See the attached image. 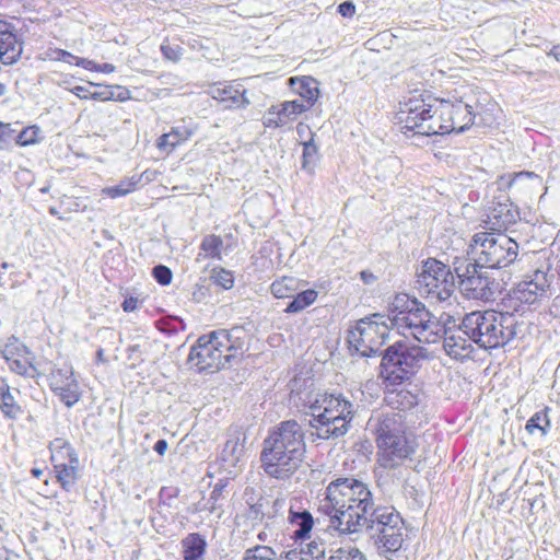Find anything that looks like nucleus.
<instances>
[{
    "instance_id": "nucleus-1",
    "label": "nucleus",
    "mask_w": 560,
    "mask_h": 560,
    "mask_svg": "<svg viewBox=\"0 0 560 560\" xmlns=\"http://www.w3.org/2000/svg\"><path fill=\"white\" fill-rule=\"evenodd\" d=\"M318 511L327 515L334 528L343 534H354L366 528L371 536L389 527L388 518L399 515L390 506H374L369 487L353 478L331 481L318 501Z\"/></svg>"
},
{
    "instance_id": "nucleus-2",
    "label": "nucleus",
    "mask_w": 560,
    "mask_h": 560,
    "mask_svg": "<svg viewBox=\"0 0 560 560\" xmlns=\"http://www.w3.org/2000/svg\"><path fill=\"white\" fill-rule=\"evenodd\" d=\"M305 433L296 420L280 422L264 441L261 463L266 474L277 479L292 475L306 452Z\"/></svg>"
},
{
    "instance_id": "nucleus-3",
    "label": "nucleus",
    "mask_w": 560,
    "mask_h": 560,
    "mask_svg": "<svg viewBox=\"0 0 560 560\" xmlns=\"http://www.w3.org/2000/svg\"><path fill=\"white\" fill-rule=\"evenodd\" d=\"M355 412V406L342 395L317 394L303 415L313 439L336 440L347 434Z\"/></svg>"
},
{
    "instance_id": "nucleus-4",
    "label": "nucleus",
    "mask_w": 560,
    "mask_h": 560,
    "mask_svg": "<svg viewBox=\"0 0 560 560\" xmlns=\"http://www.w3.org/2000/svg\"><path fill=\"white\" fill-rule=\"evenodd\" d=\"M248 332L240 326L220 329L198 338L188 361L199 371H219L247 349Z\"/></svg>"
},
{
    "instance_id": "nucleus-5",
    "label": "nucleus",
    "mask_w": 560,
    "mask_h": 560,
    "mask_svg": "<svg viewBox=\"0 0 560 560\" xmlns=\"http://www.w3.org/2000/svg\"><path fill=\"white\" fill-rule=\"evenodd\" d=\"M387 322L390 329L421 343L438 342L444 331V326L422 303L405 293L396 294L389 302Z\"/></svg>"
},
{
    "instance_id": "nucleus-6",
    "label": "nucleus",
    "mask_w": 560,
    "mask_h": 560,
    "mask_svg": "<svg viewBox=\"0 0 560 560\" xmlns=\"http://www.w3.org/2000/svg\"><path fill=\"white\" fill-rule=\"evenodd\" d=\"M462 327L476 345L483 349L504 347L517 335L516 316L494 310L475 311L462 319Z\"/></svg>"
},
{
    "instance_id": "nucleus-7",
    "label": "nucleus",
    "mask_w": 560,
    "mask_h": 560,
    "mask_svg": "<svg viewBox=\"0 0 560 560\" xmlns=\"http://www.w3.org/2000/svg\"><path fill=\"white\" fill-rule=\"evenodd\" d=\"M517 250V243L501 232H478L470 244L475 262L486 269L509 266L516 259Z\"/></svg>"
},
{
    "instance_id": "nucleus-8",
    "label": "nucleus",
    "mask_w": 560,
    "mask_h": 560,
    "mask_svg": "<svg viewBox=\"0 0 560 560\" xmlns=\"http://www.w3.org/2000/svg\"><path fill=\"white\" fill-rule=\"evenodd\" d=\"M427 359V351L419 346H409L405 341H396L388 347L383 355L382 375L390 384H400L409 380Z\"/></svg>"
},
{
    "instance_id": "nucleus-9",
    "label": "nucleus",
    "mask_w": 560,
    "mask_h": 560,
    "mask_svg": "<svg viewBox=\"0 0 560 560\" xmlns=\"http://www.w3.org/2000/svg\"><path fill=\"white\" fill-rule=\"evenodd\" d=\"M454 271L458 278V289L463 296L468 300L490 301L497 291V283L489 276L486 268L477 262H468L466 259H458L453 264Z\"/></svg>"
},
{
    "instance_id": "nucleus-10",
    "label": "nucleus",
    "mask_w": 560,
    "mask_h": 560,
    "mask_svg": "<svg viewBox=\"0 0 560 560\" xmlns=\"http://www.w3.org/2000/svg\"><path fill=\"white\" fill-rule=\"evenodd\" d=\"M419 293L431 302H445L454 292V276L451 269L436 259H428L417 277Z\"/></svg>"
},
{
    "instance_id": "nucleus-11",
    "label": "nucleus",
    "mask_w": 560,
    "mask_h": 560,
    "mask_svg": "<svg viewBox=\"0 0 560 560\" xmlns=\"http://www.w3.org/2000/svg\"><path fill=\"white\" fill-rule=\"evenodd\" d=\"M381 314L360 319L348 334L350 349L362 357L375 354L388 337L390 327Z\"/></svg>"
},
{
    "instance_id": "nucleus-12",
    "label": "nucleus",
    "mask_w": 560,
    "mask_h": 560,
    "mask_svg": "<svg viewBox=\"0 0 560 560\" xmlns=\"http://www.w3.org/2000/svg\"><path fill=\"white\" fill-rule=\"evenodd\" d=\"M365 430L373 436L375 443L383 439L389 441L406 436L401 416L387 410H374L366 422Z\"/></svg>"
},
{
    "instance_id": "nucleus-13",
    "label": "nucleus",
    "mask_w": 560,
    "mask_h": 560,
    "mask_svg": "<svg viewBox=\"0 0 560 560\" xmlns=\"http://www.w3.org/2000/svg\"><path fill=\"white\" fill-rule=\"evenodd\" d=\"M433 104L428 103L422 95H412L399 103V110L396 114L397 124L402 129L419 132V126L428 114L432 113Z\"/></svg>"
},
{
    "instance_id": "nucleus-14",
    "label": "nucleus",
    "mask_w": 560,
    "mask_h": 560,
    "mask_svg": "<svg viewBox=\"0 0 560 560\" xmlns=\"http://www.w3.org/2000/svg\"><path fill=\"white\" fill-rule=\"evenodd\" d=\"M436 112L444 116L446 130H450V133L463 132L474 124L472 107L462 100L455 102L441 100L438 102Z\"/></svg>"
},
{
    "instance_id": "nucleus-15",
    "label": "nucleus",
    "mask_w": 560,
    "mask_h": 560,
    "mask_svg": "<svg viewBox=\"0 0 560 560\" xmlns=\"http://www.w3.org/2000/svg\"><path fill=\"white\" fill-rule=\"evenodd\" d=\"M377 462L384 468H395L415 452V443L409 438L402 436L389 441L382 440L376 443Z\"/></svg>"
},
{
    "instance_id": "nucleus-16",
    "label": "nucleus",
    "mask_w": 560,
    "mask_h": 560,
    "mask_svg": "<svg viewBox=\"0 0 560 560\" xmlns=\"http://www.w3.org/2000/svg\"><path fill=\"white\" fill-rule=\"evenodd\" d=\"M49 385L67 407L73 406L81 397L80 386L70 365L65 364L62 368L52 370Z\"/></svg>"
},
{
    "instance_id": "nucleus-17",
    "label": "nucleus",
    "mask_w": 560,
    "mask_h": 560,
    "mask_svg": "<svg viewBox=\"0 0 560 560\" xmlns=\"http://www.w3.org/2000/svg\"><path fill=\"white\" fill-rule=\"evenodd\" d=\"M555 273L549 268H537L517 284L516 296L521 302L533 304L548 292Z\"/></svg>"
},
{
    "instance_id": "nucleus-18",
    "label": "nucleus",
    "mask_w": 560,
    "mask_h": 560,
    "mask_svg": "<svg viewBox=\"0 0 560 560\" xmlns=\"http://www.w3.org/2000/svg\"><path fill=\"white\" fill-rule=\"evenodd\" d=\"M508 188L515 198L526 201L533 199L544 187V179L540 175L523 171L510 175Z\"/></svg>"
},
{
    "instance_id": "nucleus-19",
    "label": "nucleus",
    "mask_w": 560,
    "mask_h": 560,
    "mask_svg": "<svg viewBox=\"0 0 560 560\" xmlns=\"http://www.w3.org/2000/svg\"><path fill=\"white\" fill-rule=\"evenodd\" d=\"M207 93L213 98L224 104L225 108H245L249 105L246 97V90L238 85L228 82H218L209 84Z\"/></svg>"
},
{
    "instance_id": "nucleus-20",
    "label": "nucleus",
    "mask_w": 560,
    "mask_h": 560,
    "mask_svg": "<svg viewBox=\"0 0 560 560\" xmlns=\"http://www.w3.org/2000/svg\"><path fill=\"white\" fill-rule=\"evenodd\" d=\"M443 347L446 353L456 359L464 360L470 358L475 343L464 331L462 324L456 329H446L442 331Z\"/></svg>"
},
{
    "instance_id": "nucleus-21",
    "label": "nucleus",
    "mask_w": 560,
    "mask_h": 560,
    "mask_svg": "<svg viewBox=\"0 0 560 560\" xmlns=\"http://www.w3.org/2000/svg\"><path fill=\"white\" fill-rule=\"evenodd\" d=\"M388 521L389 524L393 522L394 524L389 527H383V532L373 536L381 555L395 553L401 548L404 541L400 515H395L394 518L389 517Z\"/></svg>"
},
{
    "instance_id": "nucleus-22",
    "label": "nucleus",
    "mask_w": 560,
    "mask_h": 560,
    "mask_svg": "<svg viewBox=\"0 0 560 560\" xmlns=\"http://www.w3.org/2000/svg\"><path fill=\"white\" fill-rule=\"evenodd\" d=\"M195 133V129L185 124H180L171 128L166 133L160 136L156 140L159 150L170 154L176 147L186 142Z\"/></svg>"
},
{
    "instance_id": "nucleus-23",
    "label": "nucleus",
    "mask_w": 560,
    "mask_h": 560,
    "mask_svg": "<svg viewBox=\"0 0 560 560\" xmlns=\"http://www.w3.org/2000/svg\"><path fill=\"white\" fill-rule=\"evenodd\" d=\"M289 83L310 108L315 104L319 96L318 82L312 77L290 78Z\"/></svg>"
},
{
    "instance_id": "nucleus-24",
    "label": "nucleus",
    "mask_w": 560,
    "mask_h": 560,
    "mask_svg": "<svg viewBox=\"0 0 560 560\" xmlns=\"http://www.w3.org/2000/svg\"><path fill=\"white\" fill-rule=\"evenodd\" d=\"M14 349L18 350L19 347L10 343L5 345L2 350V355L8 361L10 369L20 375L36 377L38 375L37 369L26 358H14Z\"/></svg>"
},
{
    "instance_id": "nucleus-25",
    "label": "nucleus",
    "mask_w": 560,
    "mask_h": 560,
    "mask_svg": "<svg viewBox=\"0 0 560 560\" xmlns=\"http://www.w3.org/2000/svg\"><path fill=\"white\" fill-rule=\"evenodd\" d=\"M438 102L433 104L432 113L428 114L424 121L419 126L418 135L422 136H433V135H445L450 133V130H446V124L444 116L436 112Z\"/></svg>"
},
{
    "instance_id": "nucleus-26",
    "label": "nucleus",
    "mask_w": 560,
    "mask_h": 560,
    "mask_svg": "<svg viewBox=\"0 0 560 560\" xmlns=\"http://www.w3.org/2000/svg\"><path fill=\"white\" fill-rule=\"evenodd\" d=\"M184 560H203L207 542L205 538L192 533L182 540Z\"/></svg>"
},
{
    "instance_id": "nucleus-27",
    "label": "nucleus",
    "mask_w": 560,
    "mask_h": 560,
    "mask_svg": "<svg viewBox=\"0 0 560 560\" xmlns=\"http://www.w3.org/2000/svg\"><path fill=\"white\" fill-rule=\"evenodd\" d=\"M22 54V44L18 40L15 32L0 37V61L3 65H13Z\"/></svg>"
},
{
    "instance_id": "nucleus-28",
    "label": "nucleus",
    "mask_w": 560,
    "mask_h": 560,
    "mask_svg": "<svg viewBox=\"0 0 560 560\" xmlns=\"http://www.w3.org/2000/svg\"><path fill=\"white\" fill-rule=\"evenodd\" d=\"M517 212L512 210L510 206L499 203L497 207H494L490 214L489 219L492 224L493 230H506L509 225L513 224L517 220Z\"/></svg>"
},
{
    "instance_id": "nucleus-29",
    "label": "nucleus",
    "mask_w": 560,
    "mask_h": 560,
    "mask_svg": "<svg viewBox=\"0 0 560 560\" xmlns=\"http://www.w3.org/2000/svg\"><path fill=\"white\" fill-rule=\"evenodd\" d=\"M385 400L393 409L406 411L418 405V396L407 389H395L387 393Z\"/></svg>"
},
{
    "instance_id": "nucleus-30",
    "label": "nucleus",
    "mask_w": 560,
    "mask_h": 560,
    "mask_svg": "<svg viewBox=\"0 0 560 560\" xmlns=\"http://www.w3.org/2000/svg\"><path fill=\"white\" fill-rule=\"evenodd\" d=\"M49 448L55 468L65 467V464H67L71 457H78L70 444L61 438L51 441Z\"/></svg>"
},
{
    "instance_id": "nucleus-31",
    "label": "nucleus",
    "mask_w": 560,
    "mask_h": 560,
    "mask_svg": "<svg viewBox=\"0 0 560 560\" xmlns=\"http://www.w3.org/2000/svg\"><path fill=\"white\" fill-rule=\"evenodd\" d=\"M289 521L295 527L294 535L298 538H304L313 527V517L307 511L295 512L291 508Z\"/></svg>"
},
{
    "instance_id": "nucleus-32",
    "label": "nucleus",
    "mask_w": 560,
    "mask_h": 560,
    "mask_svg": "<svg viewBox=\"0 0 560 560\" xmlns=\"http://www.w3.org/2000/svg\"><path fill=\"white\" fill-rule=\"evenodd\" d=\"M244 454V445L241 443L240 438L233 436L226 440L221 452V459L229 466H236Z\"/></svg>"
},
{
    "instance_id": "nucleus-33",
    "label": "nucleus",
    "mask_w": 560,
    "mask_h": 560,
    "mask_svg": "<svg viewBox=\"0 0 560 560\" xmlns=\"http://www.w3.org/2000/svg\"><path fill=\"white\" fill-rule=\"evenodd\" d=\"M78 457H71V459L65 464V467L61 466L60 468H55L58 481L65 490H70V488L75 483L78 479Z\"/></svg>"
},
{
    "instance_id": "nucleus-34",
    "label": "nucleus",
    "mask_w": 560,
    "mask_h": 560,
    "mask_svg": "<svg viewBox=\"0 0 560 560\" xmlns=\"http://www.w3.org/2000/svg\"><path fill=\"white\" fill-rule=\"evenodd\" d=\"M223 247V241L215 234L207 235L202 238L200 244V253L198 254V260L203 258L221 259V250Z\"/></svg>"
},
{
    "instance_id": "nucleus-35",
    "label": "nucleus",
    "mask_w": 560,
    "mask_h": 560,
    "mask_svg": "<svg viewBox=\"0 0 560 560\" xmlns=\"http://www.w3.org/2000/svg\"><path fill=\"white\" fill-rule=\"evenodd\" d=\"M0 409L9 419H15L21 413V407L16 404L8 384L0 385Z\"/></svg>"
},
{
    "instance_id": "nucleus-36",
    "label": "nucleus",
    "mask_w": 560,
    "mask_h": 560,
    "mask_svg": "<svg viewBox=\"0 0 560 560\" xmlns=\"http://www.w3.org/2000/svg\"><path fill=\"white\" fill-rule=\"evenodd\" d=\"M278 107L280 116L283 118L284 126L294 121L299 115L310 109V106H306L305 103L300 100L282 102Z\"/></svg>"
},
{
    "instance_id": "nucleus-37",
    "label": "nucleus",
    "mask_w": 560,
    "mask_h": 560,
    "mask_svg": "<svg viewBox=\"0 0 560 560\" xmlns=\"http://www.w3.org/2000/svg\"><path fill=\"white\" fill-rule=\"evenodd\" d=\"M299 282L293 277H282L276 280L270 285L272 295L277 299H285L293 296V293L298 290Z\"/></svg>"
},
{
    "instance_id": "nucleus-38",
    "label": "nucleus",
    "mask_w": 560,
    "mask_h": 560,
    "mask_svg": "<svg viewBox=\"0 0 560 560\" xmlns=\"http://www.w3.org/2000/svg\"><path fill=\"white\" fill-rule=\"evenodd\" d=\"M303 154H302V168L312 172L318 160V148L314 143V133L311 132L308 140L302 142Z\"/></svg>"
},
{
    "instance_id": "nucleus-39",
    "label": "nucleus",
    "mask_w": 560,
    "mask_h": 560,
    "mask_svg": "<svg viewBox=\"0 0 560 560\" xmlns=\"http://www.w3.org/2000/svg\"><path fill=\"white\" fill-rule=\"evenodd\" d=\"M317 292L308 289L298 293L294 299L288 304L287 313H298L310 306L316 301Z\"/></svg>"
},
{
    "instance_id": "nucleus-40",
    "label": "nucleus",
    "mask_w": 560,
    "mask_h": 560,
    "mask_svg": "<svg viewBox=\"0 0 560 560\" xmlns=\"http://www.w3.org/2000/svg\"><path fill=\"white\" fill-rule=\"evenodd\" d=\"M139 182V177L132 176L130 178L120 180V183L116 186L106 187L102 191L110 198L122 197L133 191L137 188Z\"/></svg>"
},
{
    "instance_id": "nucleus-41",
    "label": "nucleus",
    "mask_w": 560,
    "mask_h": 560,
    "mask_svg": "<svg viewBox=\"0 0 560 560\" xmlns=\"http://www.w3.org/2000/svg\"><path fill=\"white\" fill-rule=\"evenodd\" d=\"M331 549L323 541V540H312L307 548L304 550H300L303 552L304 558L313 559V560H327Z\"/></svg>"
},
{
    "instance_id": "nucleus-42",
    "label": "nucleus",
    "mask_w": 560,
    "mask_h": 560,
    "mask_svg": "<svg viewBox=\"0 0 560 560\" xmlns=\"http://www.w3.org/2000/svg\"><path fill=\"white\" fill-rule=\"evenodd\" d=\"M550 427V420L547 416V409L536 412L526 423V430L533 434L535 430H539L541 434H546Z\"/></svg>"
},
{
    "instance_id": "nucleus-43",
    "label": "nucleus",
    "mask_w": 560,
    "mask_h": 560,
    "mask_svg": "<svg viewBox=\"0 0 560 560\" xmlns=\"http://www.w3.org/2000/svg\"><path fill=\"white\" fill-rule=\"evenodd\" d=\"M327 560H366L365 556L357 548H338L329 551Z\"/></svg>"
},
{
    "instance_id": "nucleus-44",
    "label": "nucleus",
    "mask_w": 560,
    "mask_h": 560,
    "mask_svg": "<svg viewBox=\"0 0 560 560\" xmlns=\"http://www.w3.org/2000/svg\"><path fill=\"white\" fill-rule=\"evenodd\" d=\"M243 560H278V558L270 547L256 546L246 550Z\"/></svg>"
},
{
    "instance_id": "nucleus-45",
    "label": "nucleus",
    "mask_w": 560,
    "mask_h": 560,
    "mask_svg": "<svg viewBox=\"0 0 560 560\" xmlns=\"http://www.w3.org/2000/svg\"><path fill=\"white\" fill-rule=\"evenodd\" d=\"M210 279L213 281V283L225 290L231 289L234 284L233 273L223 268L212 269Z\"/></svg>"
},
{
    "instance_id": "nucleus-46",
    "label": "nucleus",
    "mask_w": 560,
    "mask_h": 560,
    "mask_svg": "<svg viewBox=\"0 0 560 560\" xmlns=\"http://www.w3.org/2000/svg\"><path fill=\"white\" fill-rule=\"evenodd\" d=\"M38 135H39V128L36 126H31V127L23 129L16 136L15 142L22 147L33 144L37 141Z\"/></svg>"
},
{
    "instance_id": "nucleus-47",
    "label": "nucleus",
    "mask_w": 560,
    "mask_h": 560,
    "mask_svg": "<svg viewBox=\"0 0 560 560\" xmlns=\"http://www.w3.org/2000/svg\"><path fill=\"white\" fill-rule=\"evenodd\" d=\"M262 124L266 128L283 127V118L280 116L278 106H271L265 114Z\"/></svg>"
},
{
    "instance_id": "nucleus-48",
    "label": "nucleus",
    "mask_w": 560,
    "mask_h": 560,
    "mask_svg": "<svg viewBox=\"0 0 560 560\" xmlns=\"http://www.w3.org/2000/svg\"><path fill=\"white\" fill-rule=\"evenodd\" d=\"M224 490V485H215L210 493L208 502L205 506L206 510L213 513L218 509V501L221 499Z\"/></svg>"
},
{
    "instance_id": "nucleus-49",
    "label": "nucleus",
    "mask_w": 560,
    "mask_h": 560,
    "mask_svg": "<svg viewBox=\"0 0 560 560\" xmlns=\"http://www.w3.org/2000/svg\"><path fill=\"white\" fill-rule=\"evenodd\" d=\"M152 272H153V276H154L155 280L160 284L166 285V284L171 283V281H172V271L166 266H163V265L155 266L153 268Z\"/></svg>"
},
{
    "instance_id": "nucleus-50",
    "label": "nucleus",
    "mask_w": 560,
    "mask_h": 560,
    "mask_svg": "<svg viewBox=\"0 0 560 560\" xmlns=\"http://www.w3.org/2000/svg\"><path fill=\"white\" fill-rule=\"evenodd\" d=\"M161 51H162L163 56L171 61L175 62L180 59V50H179L178 46H171L167 44H163L161 46Z\"/></svg>"
},
{
    "instance_id": "nucleus-51",
    "label": "nucleus",
    "mask_w": 560,
    "mask_h": 560,
    "mask_svg": "<svg viewBox=\"0 0 560 560\" xmlns=\"http://www.w3.org/2000/svg\"><path fill=\"white\" fill-rule=\"evenodd\" d=\"M338 12L345 18H351L355 12V7L351 1H345L338 5Z\"/></svg>"
},
{
    "instance_id": "nucleus-52",
    "label": "nucleus",
    "mask_w": 560,
    "mask_h": 560,
    "mask_svg": "<svg viewBox=\"0 0 560 560\" xmlns=\"http://www.w3.org/2000/svg\"><path fill=\"white\" fill-rule=\"evenodd\" d=\"M55 54H56V56H55L56 60L63 61V62H67V63H72L73 61L75 62L77 56L72 55L69 51H66V50H62V49H57L55 51Z\"/></svg>"
},
{
    "instance_id": "nucleus-53",
    "label": "nucleus",
    "mask_w": 560,
    "mask_h": 560,
    "mask_svg": "<svg viewBox=\"0 0 560 560\" xmlns=\"http://www.w3.org/2000/svg\"><path fill=\"white\" fill-rule=\"evenodd\" d=\"M89 97H91L93 100H97V101H109V100H114L115 95H114L113 91L104 90L101 92L91 93Z\"/></svg>"
},
{
    "instance_id": "nucleus-54",
    "label": "nucleus",
    "mask_w": 560,
    "mask_h": 560,
    "mask_svg": "<svg viewBox=\"0 0 560 560\" xmlns=\"http://www.w3.org/2000/svg\"><path fill=\"white\" fill-rule=\"evenodd\" d=\"M278 560H313L308 558H304L303 552L298 550H290L285 555L280 556Z\"/></svg>"
},
{
    "instance_id": "nucleus-55",
    "label": "nucleus",
    "mask_w": 560,
    "mask_h": 560,
    "mask_svg": "<svg viewBox=\"0 0 560 560\" xmlns=\"http://www.w3.org/2000/svg\"><path fill=\"white\" fill-rule=\"evenodd\" d=\"M75 65L91 71L96 69V62L85 58L77 57Z\"/></svg>"
},
{
    "instance_id": "nucleus-56",
    "label": "nucleus",
    "mask_w": 560,
    "mask_h": 560,
    "mask_svg": "<svg viewBox=\"0 0 560 560\" xmlns=\"http://www.w3.org/2000/svg\"><path fill=\"white\" fill-rule=\"evenodd\" d=\"M14 32L15 27L11 23L4 20H0V37H5L9 34H13Z\"/></svg>"
},
{
    "instance_id": "nucleus-57",
    "label": "nucleus",
    "mask_w": 560,
    "mask_h": 560,
    "mask_svg": "<svg viewBox=\"0 0 560 560\" xmlns=\"http://www.w3.org/2000/svg\"><path fill=\"white\" fill-rule=\"evenodd\" d=\"M121 307L125 312H133L138 308V299L136 298H128L126 299L122 304H121Z\"/></svg>"
},
{
    "instance_id": "nucleus-58",
    "label": "nucleus",
    "mask_w": 560,
    "mask_h": 560,
    "mask_svg": "<svg viewBox=\"0 0 560 560\" xmlns=\"http://www.w3.org/2000/svg\"><path fill=\"white\" fill-rule=\"evenodd\" d=\"M73 94H75L80 98H89L90 92L85 86L77 85L70 90Z\"/></svg>"
},
{
    "instance_id": "nucleus-59",
    "label": "nucleus",
    "mask_w": 560,
    "mask_h": 560,
    "mask_svg": "<svg viewBox=\"0 0 560 560\" xmlns=\"http://www.w3.org/2000/svg\"><path fill=\"white\" fill-rule=\"evenodd\" d=\"M96 72L112 73L115 71V66L112 63H96Z\"/></svg>"
},
{
    "instance_id": "nucleus-60",
    "label": "nucleus",
    "mask_w": 560,
    "mask_h": 560,
    "mask_svg": "<svg viewBox=\"0 0 560 560\" xmlns=\"http://www.w3.org/2000/svg\"><path fill=\"white\" fill-rule=\"evenodd\" d=\"M153 448L158 454L164 455L167 450V442L165 440H159L155 442Z\"/></svg>"
},
{
    "instance_id": "nucleus-61",
    "label": "nucleus",
    "mask_w": 560,
    "mask_h": 560,
    "mask_svg": "<svg viewBox=\"0 0 560 560\" xmlns=\"http://www.w3.org/2000/svg\"><path fill=\"white\" fill-rule=\"evenodd\" d=\"M360 278L365 284H371L375 281V276L366 270L360 272Z\"/></svg>"
},
{
    "instance_id": "nucleus-62",
    "label": "nucleus",
    "mask_w": 560,
    "mask_h": 560,
    "mask_svg": "<svg viewBox=\"0 0 560 560\" xmlns=\"http://www.w3.org/2000/svg\"><path fill=\"white\" fill-rule=\"evenodd\" d=\"M0 133H3V136H4L5 138H8L9 140H11V137H12L13 130L11 129V127H10V125H9V124H3V122H1Z\"/></svg>"
},
{
    "instance_id": "nucleus-63",
    "label": "nucleus",
    "mask_w": 560,
    "mask_h": 560,
    "mask_svg": "<svg viewBox=\"0 0 560 560\" xmlns=\"http://www.w3.org/2000/svg\"><path fill=\"white\" fill-rule=\"evenodd\" d=\"M296 131H298V135L302 138L304 136L305 132H308L311 135V130L308 128V126L306 125H303V124H299L298 127H296Z\"/></svg>"
},
{
    "instance_id": "nucleus-64",
    "label": "nucleus",
    "mask_w": 560,
    "mask_h": 560,
    "mask_svg": "<svg viewBox=\"0 0 560 560\" xmlns=\"http://www.w3.org/2000/svg\"><path fill=\"white\" fill-rule=\"evenodd\" d=\"M397 165L398 161L396 159H388L381 164L384 167H396Z\"/></svg>"
}]
</instances>
